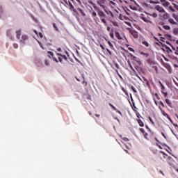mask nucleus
I'll return each instance as SVG.
<instances>
[{"instance_id": "obj_5", "label": "nucleus", "mask_w": 178, "mask_h": 178, "mask_svg": "<svg viewBox=\"0 0 178 178\" xmlns=\"http://www.w3.org/2000/svg\"><path fill=\"white\" fill-rule=\"evenodd\" d=\"M97 3L102 8V9H105L106 8V0H97Z\"/></svg>"}, {"instance_id": "obj_16", "label": "nucleus", "mask_w": 178, "mask_h": 178, "mask_svg": "<svg viewBox=\"0 0 178 178\" xmlns=\"http://www.w3.org/2000/svg\"><path fill=\"white\" fill-rule=\"evenodd\" d=\"M140 55H142L146 59H148V58H149V54L148 53H144L143 51H140Z\"/></svg>"}, {"instance_id": "obj_50", "label": "nucleus", "mask_w": 178, "mask_h": 178, "mask_svg": "<svg viewBox=\"0 0 178 178\" xmlns=\"http://www.w3.org/2000/svg\"><path fill=\"white\" fill-rule=\"evenodd\" d=\"M110 37H111V38H113V37H114L113 33H110Z\"/></svg>"}, {"instance_id": "obj_53", "label": "nucleus", "mask_w": 178, "mask_h": 178, "mask_svg": "<svg viewBox=\"0 0 178 178\" xmlns=\"http://www.w3.org/2000/svg\"><path fill=\"white\" fill-rule=\"evenodd\" d=\"M174 67H178V65L177 64L173 65Z\"/></svg>"}, {"instance_id": "obj_14", "label": "nucleus", "mask_w": 178, "mask_h": 178, "mask_svg": "<svg viewBox=\"0 0 178 178\" xmlns=\"http://www.w3.org/2000/svg\"><path fill=\"white\" fill-rule=\"evenodd\" d=\"M168 23H170V24H173L174 26H177V22H176L172 18L168 19Z\"/></svg>"}, {"instance_id": "obj_48", "label": "nucleus", "mask_w": 178, "mask_h": 178, "mask_svg": "<svg viewBox=\"0 0 178 178\" xmlns=\"http://www.w3.org/2000/svg\"><path fill=\"white\" fill-rule=\"evenodd\" d=\"M163 137H164V138H166V136H165V134L163 132L161 133Z\"/></svg>"}, {"instance_id": "obj_19", "label": "nucleus", "mask_w": 178, "mask_h": 178, "mask_svg": "<svg viewBox=\"0 0 178 178\" xmlns=\"http://www.w3.org/2000/svg\"><path fill=\"white\" fill-rule=\"evenodd\" d=\"M104 12L108 15V16H111V17H113V13L109 10H104Z\"/></svg>"}, {"instance_id": "obj_18", "label": "nucleus", "mask_w": 178, "mask_h": 178, "mask_svg": "<svg viewBox=\"0 0 178 178\" xmlns=\"http://www.w3.org/2000/svg\"><path fill=\"white\" fill-rule=\"evenodd\" d=\"M165 104H167V105H168V106L170 108H173V106L172 104V102L169 99H165Z\"/></svg>"}, {"instance_id": "obj_21", "label": "nucleus", "mask_w": 178, "mask_h": 178, "mask_svg": "<svg viewBox=\"0 0 178 178\" xmlns=\"http://www.w3.org/2000/svg\"><path fill=\"white\" fill-rule=\"evenodd\" d=\"M167 162L168 163H169V165H172V162H174L173 158H172V156H169L167 159Z\"/></svg>"}, {"instance_id": "obj_37", "label": "nucleus", "mask_w": 178, "mask_h": 178, "mask_svg": "<svg viewBox=\"0 0 178 178\" xmlns=\"http://www.w3.org/2000/svg\"><path fill=\"white\" fill-rule=\"evenodd\" d=\"M44 65H46V66H49V61H48V60H44Z\"/></svg>"}, {"instance_id": "obj_52", "label": "nucleus", "mask_w": 178, "mask_h": 178, "mask_svg": "<svg viewBox=\"0 0 178 178\" xmlns=\"http://www.w3.org/2000/svg\"><path fill=\"white\" fill-rule=\"evenodd\" d=\"M75 79L77 81H80V79H79L77 76H75Z\"/></svg>"}, {"instance_id": "obj_11", "label": "nucleus", "mask_w": 178, "mask_h": 178, "mask_svg": "<svg viewBox=\"0 0 178 178\" xmlns=\"http://www.w3.org/2000/svg\"><path fill=\"white\" fill-rule=\"evenodd\" d=\"M140 131L143 134L144 138L146 140H148V133H146L145 131L144 130V129H143V128H140Z\"/></svg>"}, {"instance_id": "obj_34", "label": "nucleus", "mask_w": 178, "mask_h": 178, "mask_svg": "<svg viewBox=\"0 0 178 178\" xmlns=\"http://www.w3.org/2000/svg\"><path fill=\"white\" fill-rule=\"evenodd\" d=\"M131 89L132 90V91H134L135 94H137V90L136 89V88H134V86H131Z\"/></svg>"}, {"instance_id": "obj_46", "label": "nucleus", "mask_w": 178, "mask_h": 178, "mask_svg": "<svg viewBox=\"0 0 178 178\" xmlns=\"http://www.w3.org/2000/svg\"><path fill=\"white\" fill-rule=\"evenodd\" d=\"M115 67H117L118 69H120L119 64L115 63Z\"/></svg>"}, {"instance_id": "obj_4", "label": "nucleus", "mask_w": 178, "mask_h": 178, "mask_svg": "<svg viewBox=\"0 0 178 178\" xmlns=\"http://www.w3.org/2000/svg\"><path fill=\"white\" fill-rule=\"evenodd\" d=\"M63 2L65 5L70 6V10H72V12H76V9L74 8V6H73V4H72L71 1H67V0H65Z\"/></svg>"}, {"instance_id": "obj_44", "label": "nucleus", "mask_w": 178, "mask_h": 178, "mask_svg": "<svg viewBox=\"0 0 178 178\" xmlns=\"http://www.w3.org/2000/svg\"><path fill=\"white\" fill-rule=\"evenodd\" d=\"M160 104L163 106V108H165V104L162 101L160 102Z\"/></svg>"}, {"instance_id": "obj_57", "label": "nucleus", "mask_w": 178, "mask_h": 178, "mask_svg": "<svg viewBox=\"0 0 178 178\" xmlns=\"http://www.w3.org/2000/svg\"><path fill=\"white\" fill-rule=\"evenodd\" d=\"M129 50H130V51H132V52H134V49H131V48Z\"/></svg>"}, {"instance_id": "obj_27", "label": "nucleus", "mask_w": 178, "mask_h": 178, "mask_svg": "<svg viewBox=\"0 0 178 178\" xmlns=\"http://www.w3.org/2000/svg\"><path fill=\"white\" fill-rule=\"evenodd\" d=\"M161 152V154H163V158H164V159H168V158H169V155H168L166 153H165L164 152Z\"/></svg>"}, {"instance_id": "obj_28", "label": "nucleus", "mask_w": 178, "mask_h": 178, "mask_svg": "<svg viewBox=\"0 0 178 178\" xmlns=\"http://www.w3.org/2000/svg\"><path fill=\"white\" fill-rule=\"evenodd\" d=\"M149 16H151L152 17L156 18L158 17V14H156V13H152V14H149Z\"/></svg>"}, {"instance_id": "obj_54", "label": "nucleus", "mask_w": 178, "mask_h": 178, "mask_svg": "<svg viewBox=\"0 0 178 178\" xmlns=\"http://www.w3.org/2000/svg\"><path fill=\"white\" fill-rule=\"evenodd\" d=\"M136 115H137L138 118H140V113H137Z\"/></svg>"}, {"instance_id": "obj_10", "label": "nucleus", "mask_w": 178, "mask_h": 178, "mask_svg": "<svg viewBox=\"0 0 178 178\" xmlns=\"http://www.w3.org/2000/svg\"><path fill=\"white\" fill-rule=\"evenodd\" d=\"M160 2L161 3L162 6H164V8H168V6L170 5V3L166 0H160Z\"/></svg>"}, {"instance_id": "obj_22", "label": "nucleus", "mask_w": 178, "mask_h": 178, "mask_svg": "<svg viewBox=\"0 0 178 178\" xmlns=\"http://www.w3.org/2000/svg\"><path fill=\"white\" fill-rule=\"evenodd\" d=\"M77 10H78L79 12H80V13H81V15L82 16H86V13H84V10H83V9H81V8H77Z\"/></svg>"}, {"instance_id": "obj_7", "label": "nucleus", "mask_w": 178, "mask_h": 178, "mask_svg": "<svg viewBox=\"0 0 178 178\" xmlns=\"http://www.w3.org/2000/svg\"><path fill=\"white\" fill-rule=\"evenodd\" d=\"M159 83L160 84L161 87V92L162 94L164 95V97H168V92L165 91V86H163V83H162V82L159 81Z\"/></svg>"}, {"instance_id": "obj_42", "label": "nucleus", "mask_w": 178, "mask_h": 178, "mask_svg": "<svg viewBox=\"0 0 178 178\" xmlns=\"http://www.w3.org/2000/svg\"><path fill=\"white\" fill-rule=\"evenodd\" d=\"M149 120H150L152 124H155V123L154 122V120H152V118H151V117H149Z\"/></svg>"}, {"instance_id": "obj_39", "label": "nucleus", "mask_w": 178, "mask_h": 178, "mask_svg": "<svg viewBox=\"0 0 178 178\" xmlns=\"http://www.w3.org/2000/svg\"><path fill=\"white\" fill-rule=\"evenodd\" d=\"M92 17H97V13L96 12H92Z\"/></svg>"}, {"instance_id": "obj_56", "label": "nucleus", "mask_w": 178, "mask_h": 178, "mask_svg": "<svg viewBox=\"0 0 178 178\" xmlns=\"http://www.w3.org/2000/svg\"><path fill=\"white\" fill-rule=\"evenodd\" d=\"M95 116L97 117V118H99V114H95Z\"/></svg>"}, {"instance_id": "obj_25", "label": "nucleus", "mask_w": 178, "mask_h": 178, "mask_svg": "<svg viewBox=\"0 0 178 178\" xmlns=\"http://www.w3.org/2000/svg\"><path fill=\"white\" fill-rule=\"evenodd\" d=\"M33 33H35L36 35H39L40 38H42L43 35H42V33H41V32L38 33L37 32V31L34 30Z\"/></svg>"}, {"instance_id": "obj_35", "label": "nucleus", "mask_w": 178, "mask_h": 178, "mask_svg": "<svg viewBox=\"0 0 178 178\" xmlns=\"http://www.w3.org/2000/svg\"><path fill=\"white\" fill-rule=\"evenodd\" d=\"M53 27L55 29L56 31H59V29L56 26V24H53Z\"/></svg>"}, {"instance_id": "obj_38", "label": "nucleus", "mask_w": 178, "mask_h": 178, "mask_svg": "<svg viewBox=\"0 0 178 178\" xmlns=\"http://www.w3.org/2000/svg\"><path fill=\"white\" fill-rule=\"evenodd\" d=\"M143 80L145 81L147 86H149V82L148 81V80H147V79L143 78Z\"/></svg>"}, {"instance_id": "obj_36", "label": "nucleus", "mask_w": 178, "mask_h": 178, "mask_svg": "<svg viewBox=\"0 0 178 178\" xmlns=\"http://www.w3.org/2000/svg\"><path fill=\"white\" fill-rule=\"evenodd\" d=\"M13 48H15V49H17V48H19V44H17V43H14Z\"/></svg>"}, {"instance_id": "obj_31", "label": "nucleus", "mask_w": 178, "mask_h": 178, "mask_svg": "<svg viewBox=\"0 0 178 178\" xmlns=\"http://www.w3.org/2000/svg\"><path fill=\"white\" fill-rule=\"evenodd\" d=\"M172 49L175 51V54L178 55V47H177V48H175L173 46H172ZM177 49V50H176Z\"/></svg>"}, {"instance_id": "obj_12", "label": "nucleus", "mask_w": 178, "mask_h": 178, "mask_svg": "<svg viewBox=\"0 0 178 178\" xmlns=\"http://www.w3.org/2000/svg\"><path fill=\"white\" fill-rule=\"evenodd\" d=\"M108 104L114 111H115V112H117V113L122 115V112H120V111H119L118 108H116V107H115V106H113V104H112L111 103H109Z\"/></svg>"}, {"instance_id": "obj_33", "label": "nucleus", "mask_w": 178, "mask_h": 178, "mask_svg": "<svg viewBox=\"0 0 178 178\" xmlns=\"http://www.w3.org/2000/svg\"><path fill=\"white\" fill-rule=\"evenodd\" d=\"M119 19H120V20H124V15H123L122 14H120Z\"/></svg>"}, {"instance_id": "obj_59", "label": "nucleus", "mask_w": 178, "mask_h": 178, "mask_svg": "<svg viewBox=\"0 0 178 178\" xmlns=\"http://www.w3.org/2000/svg\"><path fill=\"white\" fill-rule=\"evenodd\" d=\"M61 3H62L63 5H65V3H63V1H61Z\"/></svg>"}, {"instance_id": "obj_26", "label": "nucleus", "mask_w": 178, "mask_h": 178, "mask_svg": "<svg viewBox=\"0 0 178 178\" xmlns=\"http://www.w3.org/2000/svg\"><path fill=\"white\" fill-rule=\"evenodd\" d=\"M138 123L139 124V126H140V127H144V122H143V120H138Z\"/></svg>"}, {"instance_id": "obj_55", "label": "nucleus", "mask_w": 178, "mask_h": 178, "mask_svg": "<svg viewBox=\"0 0 178 178\" xmlns=\"http://www.w3.org/2000/svg\"><path fill=\"white\" fill-rule=\"evenodd\" d=\"M168 154H170V155H172V156H175V155H173L171 152H169V151H168Z\"/></svg>"}, {"instance_id": "obj_58", "label": "nucleus", "mask_w": 178, "mask_h": 178, "mask_svg": "<svg viewBox=\"0 0 178 178\" xmlns=\"http://www.w3.org/2000/svg\"><path fill=\"white\" fill-rule=\"evenodd\" d=\"M134 109H137V108L136 107V105H134Z\"/></svg>"}, {"instance_id": "obj_64", "label": "nucleus", "mask_w": 178, "mask_h": 178, "mask_svg": "<svg viewBox=\"0 0 178 178\" xmlns=\"http://www.w3.org/2000/svg\"><path fill=\"white\" fill-rule=\"evenodd\" d=\"M177 44H178V40L177 41Z\"/></svg>"}, {"instance_id": "obj_3", "label": "nucleus", "mask_w": 178, "mask_h": 178, "mask_svg": "<svg viewBox=\"0 0 178 178\" xmlns=\"http://www.w3.org/2000/svg\"><path fill=\"white\" fill-rule=\"evenodd\" d=\"M57 56H58V60L59 62H60V63H62L63 62L64 59L65 60H67V57L66 56V55H62V54L60 53H56Z\"/></svg>"}, {"instance_id": "obj_9", "label": "nucleus", "mask_w": 178, "mask_h": 178, "mask_svg": "<svg viewBox=\"0 0 178 178\" xmlns=\"http://www.w3.org/2000/svg\"><path fill=\"white\" fill-rule=\"evenodd\" d=\"M27 40H29V36L26 34H24L22 35L21 39H19V41L20 42L24 44Z\"/></svg>"}, {"instance_id": "obj_47", "label": "nucleus", "mask_w": 178, "mask_h": 178, "mask_svg": "<svg viewBox=\"0 0 178 178\" xmlns=\"http://www.w3.org/2000/svg\"><path fill=\"white\" fill-rule=\"evenodd\" d=\"M110 3H111V5H116V3H115L113 1H110Z\"/></svg>"}, {"instance_id": "obj_23", "label": "nucleus", "mask_w": 178, "mask_h": 178, "mask_svg": "<svg viewBox=\"0 0 178 178\" xmlns=\"http://www.w3.org/2000/svg\"><path fill=\"white\" fill-rule=\"evenodd\" d=\"M142 20L145 22V23H151V21L147 17H142Z\"/></svg>"}, {"instance_id": "obj_49", "label": "nucleus", "mask_w": 178, "mask_h": 178, "mask_svg": "<svg viewBox=\"0 0 178 178\" xmlns=\"http://www.w3.org/2000/svg\"><path fill=\"white\" fill-rule=\"evenodd\" d=\"M154 99V103L156 104V105H158V102L156 101V99Z\"/></svg>"}, {"instance_id": "obj_17", "label": "nucleus", "mask_w": 178, "mask_h": 178, "mask_svg": "<svg viewBox=\"0 0 178 178\" xmlns=\"http://www.w3.org/2000/svg\"><path fill=\"white\" fill-rule=\"evenodd\" d=\"M16 38L17 40H20V35H22V30H18L16 32Z\"/></svg>"}, {"instance_id": "obj_29", "label": "nucleus", "mask_w": 178, "mask_h": 178, "mask_svg": "<svg viewBox=\"0 0 178 178\" xmlns=\"http://www.w3.org/2000/svg\"><path fill=\"white\" fill-rule=\"evenodd\" d=\"M173 34H175V35H177V34H178V28H175L173 29Z\"/></svg>"}, {"instance_id": "obj_51", "label": "nucleus", "mask_w": 178, "mask_h": 178, "mask_svg": "<svg viewBox=\"0 0 178 178\" xmlns=\"http://www.w3.org/2000/svg\"><path fill=\"white\" fill-rule=\"evenodd\" d=\"M107 31H111V27L107 26Z\"/></svg>"}, {"instance_id": "obj_41", "label": "nucleus", "mask_w": 178, "mask_h": 178, "mask_svg": "<svg viewBox=\"0 0 178 178\" xmlns=\"http://www.w3.org/2000/svg\"><path fill=\"white\" fill-rule=\"evenodd\" d=\"M154 95L157 99H161V97H159V95H158V93H155Z\"/></svg>"}, {"instance_id": "obj_60", "label": "nucleus", "mask_w": 178, "mask_h": 178, "mask_svg": "<svg viewBox=\"0 0 178 178\" xmlns=\"http://www.w3.org/2000/svg\"><path fill=\"white\" fill-rule=\"evenodd\" d=\"M154 40H156V41H158V38H154Z\"/></svg>"}, {"instance_id": "obj_30", "label": "nucleus", "mask_w": 178, "mask_h": 178, "mask_svg": "<svg viewBox=\"0 0 178 178\" xmlns=\"http://www.w3.org/2000/svg\"><path fill=\"white\" fill-rule=\"evenodd\" d=\"M142 44H143V45L146 47H149V44L146 40H144L143 42H142Z\"/></svg>"}, {"instance_id": "obj_15", "label": "nucleus", "mask_w": 178, "mask_h": 178, "mask_svg": "<svg viewBox=\"0 0 178 178\" xmlns=\"http://www.w3.org/2000/svg\"><path fill=\"white\" fill-rule=\"evenodd\" d=\"M161 26H163V28L164 29V30H167L168 31H170L171 30V28L169 25H166L165 24V23H163L161 24Z\"/></svg>"}, {"instance_id": "obj_24", "label": "nucleus", "mask_w": 178, "mask_h": 178, "mask_svg": "<svg viewBox=\"0 0 178 178\" xmlns=\"http://www.w3.org/2000/svg\"><path fill=\"white\" fill-rule=\"evenodd\" d=\"M115 35L118 40H122V36H120V33H119V32H115Z\"/></svg>"}, {"instance_id": "obj_45", "label": "nucleus", "mask_w": 178, "mask_h": 178, "mask_svg": "<svg viewBox=\"0 0 178 178\" xmlns=\"http://www.w3.org/2000/svg\"><path fill=\"white\" fill-rule=\"evenodd\" d=\"M57 51H58V52H62V49H61L60 47H58V48L57 49Z\"/></svg>"}, {"instance_id": "obj_43", "label": "nucleus", "mask_w": 178, "mask_h": 178, "mask_svg": "<svg viewBox=\"0 0 178 178\" xmlns=\"http://www.w3.org/2000/svg\"><path fill=\"white\" fill-rule=\"evenodd\" d=\"M108 44L109 45V47H113V44L109 40L108 41Z\"/></svg>"}, {"instance_id": "obj_2", "label": "nucleus", "mask_w": 178, "mask_h": 178, "mask_svg": "<svg viewBox=\"0 0 178 178\" xmlns=\"http://www.w3.org/2000/svg\"><path fill=\"white\" fill-rule=\"evenodd\" d=\"M163 116H164L165 118H167V119H168V120L170 122V123H173V120H172V118H170V116H169V115L168 113H166V112H165V110L162 109V108L161 106L159 107Z\"/></svg>"}, {"instance_id": "obj_61", "label": "nucleus", "mask_w": 178, "mask_h": 178, "mask_svg": "<svg viewBox=\"0 0 178 178\" xmlns=\"http://www.w3.org/2000/svg\"><path fill=\"white\" fill-rule=\"evenodd\" d=\"M89 115H92V113H91V112H89Z\"/></svg>"}, {"instance_id": "obj_62", "label": "nucleus", "mask_w": 178, "mask_h": 178, "mask_svg": "<svg viewBox=\"0 0 178 178\" xmlns=\"http://www.w3.org/2000/svg\"><path fill=\"white\" fill-rule=\"evenodd\" d=\"M145 127H146V129H148V125H146Z\"/></svg>"}, {"instance_id": "obj_63", "label": "nucleus", "mask_w": 178, "mask_h": 178, "mask_svg": "<svg viewBox=\"0 0 178 178\" xmlns=\"http://www.w3.org/2000/svg\"><path fill=\"white\" fill-rule=\"evenodd\" d=\"M160 173H163V172H162V171L160 170Z\"/></svg>"}, {"instance_id": "obj_40", "label": "nucleus", "mask_w": 178, "mask_h": 178, "mask_svg": "<svg viewBox=\"0 0 178 178\" xmlns=\"http://www.w3.org/2000/svg\"><path fill=\"white\" fill-rule=\"evenodd\" d=\"M117 74L119 76L120 79H122V75H120V74H119V71H118V70H115Z\"/></svg>"}, {"instance_id": "obj_20", "label": "nucleus", "mask_w": 178, "mask_h": 178, "mask_svg": "<svg viewBox=\"0 0 178 178\" xmlns=\"http://www.w3.org/2000/svg\"><path fill=\"white\" fill-rule=\"evenodd\" d=\"M163 15V19H164L165 20H166L167 19H170V17H169V14L168 13H166V11H165V13Z\"/></svg>"}, {"instance_id": "obj_8", "label": "nucleus", "mask_w": 178, "mask_h": 178, "mask_svg": "<svg viewBox=\"0 0 178 178\" xmlns=\"http://www.w3.org/2000/svg\"><path fill=\"white\" fill-rule=\"evenodd\" d=\"M48 54V57L53 59V60H54V62H56V63H58V58H56V57H54V53L52 51H47Z\"/></svg>"}, {"instance_id": "obj_6", "label": "nucleus", "mask_w": 178, "mask_h": 178, "mask_svg": "<svg viewBox=\"0 0 178 178\" xmlns=\"http://www.w3.org/2000/svg\"><path fill=\"white\" fill-rule=\"evenodd\" d=\"M154 10L157 12H159V13H165V10L163 9V7L157 5L154 7Z\"/></svg>"}, {"instance_id": "obj_1", "label": "nucleus", "mask_w": 178, "mask_h": 178, "mask_svg": "<svg viewBox=\"0 0 178 178\" xmlns=\"http://www.w3.org/2000/svg\"><path fill=\"white\" fill-rule=\"evenodd\" d=\"M97 15L101 20V22L103 23L104 26L107 27L108 22H106V19H108V17H106V14L104 13L102 10H99L97 11Z\"/></svg>"}, {"instance_id": "obj_32", "label": "nucleus", "mask_w": 178, "mask_h": 178, "mask_svg": "<svg viewBox=\"0 0 178 178\" xmlns=\"http://www.w3.org/2000/svg\"><path fill=\"white\" fill-rule=\"evenodd\" d=\"M169 6V9L170 10H171V12H176V10L173 8V6Z\"/></svg>"}, {"instance_id": "obj_13", "label": "nucleus", "mask_w": 178, "mask_h": 178, "mask_svg": "<svg viewBox=\"0 0 178 178\" xmlns=\"http://www.w3.org/2000/svg\"><path fill=\"white\" fill-rule=\"evenodd\" d=\"M131 35L134 37V38H138V33L136 31H132L130 32Z\"/></svg>"}]
</instances>
